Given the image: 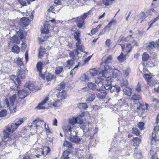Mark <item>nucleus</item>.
I'll list each match as a JSON object with an SVG mask.
<instances>
[{
    "instance_id": "nucleus-1",
    "label": "nucleus",
    "mask_w": 159,
    "mask_h": 159,
    "mask_svg": "<svg viewBox=\"0 0 159 159\" xmlns=\"http://www.w3.org/2000/svg\"><path fill=\"white\" fill-rule=\"evenodd\" d=\"M24 120V118H17L14 121L13 123L6 126V129L4 130L5 137L8 136V132L11 134L13 133Z\"/></svg>"
},
{
    "instance_id": "nucleus-2",
    "label": "nucleus",
    "mask_w": 159,
    "mask_h": 159,
    "mask_svg": "<svg viewBox=\"0 0 159 159\" xmlns=\"http://www.w3.org/2000/svg\"><path fill=\"white\" fill-rule=\"evenodd\" d=\"M65 136L70 141L75 143L80 142V138L77 136L78 132L74 130L73 126L68 125L67 127V130H65Z\"/></svg>"
},
{
    "instance_id": "nucleus-3",
    "label": "nucleus",
    "mask_w": 159,
    "mask_h": 159,
    "mask_svg": "<svg viewBox=\"0 0 159 159\" xmlns=\"http://www.w3.org/2000/svg\"><path fill=\"white\" fill-rule=\"evenodd\" d=\"M141 98V97L140 95L135 93L132 96L131 100L132 101V102H133V103H135V106H136H136H139V107H137L138 109L139 110L142 109L144 110L145 109L144 106L138 101L140 100Z\"/></svg>"
},
{
    "instance_id": "nucleus-4",
    "label": "nucleus",
    "mask_w": 159,
    "mask_h": 159,
    "mask_svg": "<svg viewBox=\"0 0 159 159\" xmlns=\"http://www.w3.org/2000/svg\"><path fill=\"white\" fill-rule=\"evenodd\" d=\"M8 136L7 137H5L4 130H3V136L2 138V141L0 143V146L2 144H6V143L11 145L14 142V140L12 139L11 138V134L8 132Z\"/></svg>"
},
{
    "instance_id": "nucleus-5",
    "label": "nucleus",
    "mask_w": 159,
    "mask_h": 159,
    "mask_svg": "<svg viewBox=\"0 0 159 159\" xmlns=\"http://www.w3.org/2000/svg\"><path fill=\"white\" fill-rule=\"evenodd\" d=\"M29 91L27 90L26 88H24L23 89L19 91L17 93V94L20 98L23 99L25 98L29 94Z\"/></svg>"
},
{
    "instance_id": "nucleus-6",
    "label": "nucleus",
    "mask_w": 159,
    "mask_h": 159,
    "mask_svg": "<svg viewBox=\"0 0 159 159\" xmlns=\"http://www.w3.org/2000/svg\"><path fill=\"white\" fill-rule=\"evenodd\" d=\"M29 19L27 17L22 18L19 22V24L22 27H26L29 25Z\"/></svg>"
},
{
    "instance_id": "nucleus-7",
    "label": "nucleus",
    "mask_w": 159,
    "mask_h": 159,
    "mask_svg": "<svg viewBox=\"0 0 159 159\" xmlns=\"http://www.w3.org/2000/svg\"><path fill=\"white\" fill-rule=\"evenodd\" d=\"M25 88H26L27 90H29L30 91H33L35 90L36 86L33 83L29 81L26 83L25 84Z\"/></svg>"
},
{
    "instance_id": "nucleus-8",
    "label": "nucleus",
    "mask_w": 159,
    "mask_h": 159,
    "mask_svg": "<svg viewBox=\"0 0 159 159\" xmlns=\"http://www.w3.org/2000/svg\"><path fill=\"white\" fill-rule=\"evenodd\" d=\"M25 68L18 69L17 72V77L20 79H24L25 75L24 72L25 71Z\"/></svg>"
},
{
    "instance_id": "nucleus-9",
    "label": "nucleus",
    "mask_w": 159,
    "mask_h": 159,
    "mask_svg": "<svg viewBox=\"0 0 159 159\" xmlns=\"http://www.w3.org/2000/svg\"><path fill=\"white\" fill-rule=\"evenodd\" d=\"M98 97L100 99L105 98L106 96L107 93L106 91L103 89L98 90Z\"/></svg>"
},
{
    "instance_id": "nucleus-10",
    "label": "nucleus",
    "mask_w": 159,
    "mask_h": 159,
    "mask_svg": "<svg viewBox=\"0 0 159 159\" xmlns=\"http://www.w3.org/2000/svg\"><path fill=\"white\" fill-rule=\"evenodd\" d=\"M48 100V97H46L44 100L39 103L38 106L36 108L39 109H44L46 108L45 107V105L47 104V102Z\"/></svg>"
},
{
    "instance_id": "nucleus-11",
    "label": "nucleus",
    "mask_w": 159,
    "mask_h": 159,
    "mask_svg": "<svg viewBox=\"0 0 159 159\" xmlns=\"http://www.w3.org/2000/svg\"><path fill=\"white\" fill-rule=\"evenodd\" d=\"M10 78L15 82V84H16L15 86L17 88V91L18 90V89L19 87V84L20 81L19 79L17 77V76L16 77L14 75L11 76Z\"/></svg>"
},
{
    "instance_id": "nucleus-12",
    "label": "nucleus",
    "mask_w": 159,
    "mask_h": 159,
    "mask_svg": "<svg viewBox=\"0 0 159 159\" xmlns=\"http://www.w3.org/2000/svg\"><path fill=\"white\" fill-rule=\"evenodd\" d=\"M112 77L111 76H109L107 77L105 80H102L101 78H97L95 80V82L98 84H100V82L104 83L105 81H107L108 82H111L110 80H111Z\"/></svg>"
},
{
    "instance_id": "nucleus-13",
    "label": "nucleus",
    "mask_w": 159,
    "mask_h": 159,
    "mask_svg": "<svg viewBox=\"0 0 159 159\" xmlns=\"http://www.w3.org/2000/svg\"><path fill=\"white\" fill-rule=\"evenodd\" d=\"M81 122H82V121L80 120V118L79 117L75 118L73 117L72 119H70L69 121V123L70 124H72V125L75 123H81Z\"/></svg>"
},
{
    "instance_id": "nucleus-14",
    "label": "nucleus",
    "mask_w": 159,
    "mask_h": 159,
    "mask_svg": "<svg viewBox=\"0 0 159 159\" xmlns=\"http://www.w3.org/2000/svg\"><path fill=\"white\" fill-rule=\"evenodd\" d=\"M95 98V94L88 93L86 95L85 99L86 102H92L94 99Z\"/></svg>"
},
{
    "instance_id": "nucleus-15",
    "label": "nucleus",
    "mask_w": 159,
    "mask_h": 159,
    "mask_svg": "<svg viewBox=\"0 0 159 159\" xmlns=\"http://www.w3.org/2000/svg\"><path fill=\"white\" fill-rule=\"evenodd\" d=\"M15 63H16L17 65L20 67L19 69L25 68L23 63L22 61V59L21 58H18L15 61Z\"/></svg>"
},
{
    "instance_id": "nucleus-16",
    "label": "nucleus",
    "mask_w": 159,
    "mask_h": 159,
    "mask_svg": "<svg viewBox=\"0 0 159 159\" xmlns=\"http://www.w3.org/2000/svg\"><path fill=\"white\" fill-rule=\"evenodd\" d=\"M10 40L11 42L18 44H19L20 43V41L19 40L18 37L15 35H14L12 37H11Z\"/></svg>"
},
{
    "instance_id": "nucleus-17",
    "label": "nucleus",
    "mask_w": 159,
    "mask_h": 159,
    "mask_svg": "<svg viewBox=\"0 0 159 159\" xmlns=\"http://www.w3.org/2000/svg\"><path fill=\"white\" fill-rule=\"evenodd\" d=\"M132 89L129 87H126L124 89V93L126 95L130 96L131 95Z\"/></svg>"
},
{
    "instance_id": "nucleus-18",
    "label": "nucleus",
    "mask_w": 159,
    "mask_h": 159,
    "mask_svg": "<svg viewBox=\"0 0 159 159\" xmlns=\"http://www.w3.org/2000/svg\"><path fill=\"white\" fill-rule=\"evenodd\" d=\"M76 21L78 27L80 28L82 27L83 25L84 20L81 19L80 17H78Z\"/></svg>"
},
{
    "instance_id": "nucleus-19",
    "label": "nucleus",
    "mask_w": 159,
    "mask_h": 159,
    "mask_svg": "<svg viewBox=\"0 0 159 159\" xmlns=\"http://www.w3.org/2000/svg\"><path fill=\"white\" fill-rule=\"evenodd\" d=\"M87 86L90 89L94 90L96 88L97 86L96 84L92 82H89L87 84Z\"/></svg>"
},
{
    "instance_id": "nucleus-20",
    "label": "nucleus",
    "mask_w": 159,
    "mask_h": 159,
    "mask_svg": "<svg viewBox=\"0 0 159 159\" xmlns=\"http://www.w3.org/2000/svg\"><path fill=\"white\" fill-rule=\"evenodd\" d=\"M76 46L77 49L83 52L86 53L85 51H84V47L81 44V41L77 42L76 43Z\"/></svg>"
},
{
    "instance_id": "nucleus-21",
    "label": "nucleus",
    "mask_w": 159,
    "mask_h": 159,
    "mask_svg": "<svg viewBox=\"0 0 159 159\" xmlns=\"http://www.w3.org/2000/svg\"><path fill=\"white\" fill-rule=\"evenodd\" d=\"M66 92L62 90L61 92H59L57 94V96L58 98H60L61 99H64L66 98Z\"/></svg>"
},
{
    "instance_id": "nucleus-22",
    "label": "nucleus",
    "mask_w": 159,
    "mask_h": 159,
    "mask_svg": "<svg viewBox=\"0 0 159 159\" xmlns=\"http://www.w3.org/2000/svg\"><path fill=\"white\" fill-rule=\"evenodd\" d=\"M156 47V44L154 41L148 43L146 44V48L149 49L155 48Z\"/></svg>"
},
{
    "instance_id": "nucleus-23",
    "label": "nucleus",
    "mask_w": 159,
    "mask_h": 159,
    "mask_svg": "<svg viewBox=\"0 0 159 159\" xmlns=\"http://www.w3.org/2000/svg\"><path fill=\"white\" fill-rule=\"evenodd\" d=\"M158 123H159V114L157 116L156 122L154 125V129L155 131H158L159 130V125H158Z\"/></svg>"
},
{
    "instance_id": "nucleus-24",
    "label": "nucleus",
    "mask_w": 159,
    "mask_h": 159,
    "mask_svg": "<svg viewBox=\"0 0 159 159\" xmlns=\"http://www.w3.org/2000/svg\"><path fill=\"white\" fill-rule=\"evenodd\" d=\"M157 137L155 132H153L152 133V138L151 139V145L155 144L156 143V138Z\"/></svg>"
},
{
    "instance_id": "nucleus-25",
    "label": "nucleus",
    "mask_w": 159,
    "mask_h": 159,
    "mask_svg": "<svg viewBox=\"0 0 159 159\" xmlns=\"http://www.w3.org/2000/svg\"><path fill=\"white\" fill-rule=\"evenodd\" d=\"M78 107L80 109L86 110L88 108V106L86 103H79L78 104Z\"/></svg>"
},
{
    "instance_id": "nucleus-26",
    "label": "nucleus",
    "mask_w": 159,
    "mask_h": 159,
    "mask_svg": "<svg viewBox=\"0 0 159 159\" xmlns=\"http://www.w3.org/2000/svg\"><path fill=\"white\" fill-rule=\"evenodd\" d=\"M125 56L121 52L120 55L118 57V59L120 62H122L125 61Z\"/></svg>"
},
{
    "instance_id": "nucleus-27",
    "label": "nucleus",
    "mask_w": 159,
    "mask_h": 159,
    "mask_svg": "<svg viewBox=\"0 0 159 159\" xmlns=\"http://www.w3.org/2000/svg\"><path fill=\"white\" fill-rule=\"evenodd\" d=\"M12 51L15 53H18L20 51V48L17 45H14L12 48Z\"/></svg>"
},
{
    "instance_id": "nucleus-28",
    "label": "nucleus",
    "mask_w": 159,
    "mask_h": 159,
    "mask_svg": "<svg viewBox=\"0 0 159 159\" xmlns=\"http://www.w3.org/2000/svg\"><path fill=\"white\" fill-rule=\"evenodd\" d=\"M63 70V67L62 66H59L57 67L55 70V73L57 75L59 74L62 72Z\"/></svg>"
},
{
    "instance_id": "nucleus-29",
    "label": "nucleus",
    "mask_w": 159,
    "mask_h": 159,
    "mask_svg": "<svg viewBox=\"0 0 159 159\" xmlns=\"http://www.w3.org/2000/svg\"><path fill=\"white\" fill-rule=\"evenodd\" d=\"M130 72V69L128 68L123 71V75L125 77H128Z\"/></svg>"
},
{
    "instance_id": "nucleus-30",
    "label": "nucleus",
    "mask_w": 159,
    "mask_h": 159,
    "mask_svg": "<svg viewBox=\"0 0 159 159\" xmlns=\"http://www.w3.org/2000/svg\"><path fill=\"white\" fill-rule=\"evenodd\" d=\"M80 124V127L83 130V131H87L89 129V127L88 125H85L84 124H82V123Z\"/></svg>"
},
{
    "instance_id": "nucleus-31",
    "label": "nucleus",
    "mask_w": 159,
    "mask_h": 159,
    "mask_svg": "<svg viewBox=\"0 0 159 159\" xmlns=\"http://www.w3.org/2000/svg\"><path fill=\"white\" fill-rule=\"evenodd\" d=\"M152 76L151 74H149L144 75L143 77L147 82H149L152 79Z\"/></svg>"
},
{
    "instance_id": "nucleus-32",
    "label": "nucleus",
    "mask_w": 159,
    "mask_h": 159,
    "mask_svg": "<svg viewBox=\"0 0 159 159\" xmlns=\"http://www.w3.org/2000/svg\"><path fill=\"white\" fill-rule=\"evenodd\" d=\"M132 140L135 143V145L138 146L140 143L141 140L138 137L133 138Z\"/></svg>"
},
{
    "instance_id": "nucleus-33",
    "label": "nucleus",
    "mask_w": 159,
    "mask_h": 159,
    "mask_svg": "<svg viewBox=\"0 0 159 159\" xmlns=\"http://www.w3.org/2000/svg\"><path fill=\"white\" fill-rule=\"evenodd\" d=\"M80 80L82 81H87L89 80V78L86 74H84L80 77Z\"/></svg>"
},
{
    "instance_id": "nucleus-34",
    "label": "nucleus",
    "mask_w": 159,
    "mask_h": 159,
    "mask_svg": "<svg viewBox=\"0 0 159 159\" xmlns=\"http://www.w3.org/2000/svg\"><path fill=\"white\" fill-rule=\"evenodd\" d=\"M65 85V83L64 82H62L57 87V89L59 90L63 89H64Z\"/></svg>"
},
{
    "instance_id": "nucleus-35",
    "label": "nucleus",
    "mask_w": 159,
    "mask_h": 159,
    "mask_svg": "<svg viewBox=\"0 0 159 159\" xmlns=\"http://www.w3.org/2000/svg\"><path fill=\"white\" fill-rule=\"evenodd\" d=\"M42 63L41 62H38L37 64V68L40 74L42 72Z\"/></svg>"
},
{
    "instance_id": "nucleus-36",
    "label": "nucleus",
    "mask_w": 159,
    "mask_h": 159,
    "mask_svg": "<svg viewBox=\"0 0 159 159\" xmlns=\"http://www.w3.org/2000/svg\"><path fill=\"white\" fill-rule=\"evenodd\" d=\"M133 47L130 43L127 44L126 45V51L127 52H130L132 50Z\"/></svg>"
},
{
    "instance_id": "nucleus-37",
    "label": "nucleus",
    "mask_w": 159,
    "mask_h": 159,
    "mask_svg": "<svg viewBox=\"0 0 159 159\" xmlns=\"http://www.w3.org/2000/svg\"><path fill=\"white\" fill-rule=\"evenodd\" d=\"M42 33L43 34H47L48 32V30L47 25H44L43 27L41 29Z\"/></svg>"
},
{
    "instance_id": "nucleus-38",
    "label": "nucleus",
    "mask_w": 159,
    "mask_h": 159,
    "mask_svg": "<svg viewBox=\"0 0 159 159\" xmlns=\"http://www.w3.org/2000/svg\"><path fill=\"white\" fill-rule=\"evenodd\" d=\"M56 80V78H53V75L51 74H48L46 76V80L48 81L51 80L52 79Z\"/></svg>"
},
{
    "instance_id": "nucleus-39",
    "label": "nucleus",
    "mask_w": 159,
    "mask_h": 159,
    "mask_svg": "<svg viewBox=\"0 0 159 159\" xmlns=\"http://www.w3.org/2000/svg\"><path fill=\"white\" fill-rule=\"evenodd\" d=\"M112 60V57L111 55H110L107 57L105 63L107 64H108L111 62Z\"/></svg>"
},
{
    "instance_id": "nucleus-40",
    "label": "nucleus",
    "mask_w": 159,
    "mask_h": 159,
    "mask_svg": "<svg viewBox=\"0 0 159 159\" xmlns=\"http://www.w3.org/2000/svg\"><path fill=\"white\" fill-rule=\"evenodd\" d=\"M159 19V15H158V16L157 17H156L154 20H153L150 21V24L149 25V27L147 29V30H148L149 29V28L152 27V26L153 24Z\"/></svg>"
},
{
    "instance_id": "nucleus-41",
    "label": "nucleus",
    "mask_w": 159,
    "mask_h": 159,
    "mask_svg": "<svg viewBox=\"0 0 159 159\" xmlns=\"http://www.w3.org/2000/svg\"><path fill=\"white\" fill-rule=\"evenodd\" d=\"M149 58V55L146 53H144L143 55L142 59L143 61H147Z\"/></svg>"
},
{
    "instance_id": "nucleus-42",
    "label": "nucleus",
    "mask_w": 159,
    "mask_h": 159,
    "mask_svg": "<svg viewBox=\"0 0 159 159\" xmlns=\"http://www.w3.org/2000/svg\"><path fill=\"white\" fill-rule=\"evenodd\" d=\"M117 21H116L114 19H113L108 24V25H107L108 26V27L110 29V27H111V25H115L116 24Z\"/></svg>"
},
{
    "instance_id": "nucleus-43",
    "label": "nucleus",
    "mask_w": 159,
    "mask_h": 159,
    "mask_svg": "<svg viewBox=\"0 0 159 159\" xmlns=\"http://www.w3.org/2000/svg\"><path fill=\"white\" fill-rule=\"evenodd\" d=\"M74 37L76 39L77 42L81 41L80 39V33L79 32H75L74 34Z\"/></svg>"
},
{
    "instance_id": "nucleus-44",
    "label": "nucleus",
    "mask_w": 159,
    "mask_h": 159,
    "mask_svg": "<svg viewBox=\"0 0 159 159\" xmlns=\"http://www.w3.org/2000/svg\"><path fill=\"white\" fill-rule=\"evenodd\" d=\"M132 133L136 136H139L140 134L138 129L136 128H133L132 129Z\"/></svg>"
},
{
    "instance_id": "nucleus-45",
    "label": "nucleus",
    "mask_w": 159,
    "mask_h": 159,
    "mask_svg": "<svg viewBox=\"0 0 159 159\" xmlns=\"http://www.w3.org/2000/svg\"><path fill=\"white\" fill-rule=\"evenodd\" d=\"M110 30V29H109L108 27V26H106L103 29V30L101 31L99 34L100 35H102L105 34V32L106 31H109Z\"/></svg>"
},
{
    "instance_id": "nucleus-46",
    "label": "nucleus",
    "mask_w": 159,
    "mask_h": 159,
    "mask_svg": "<svg viewBox=\"0 0 159 159\" xmlns=\"http://www.w3.org/2000/svg\"><path fill=\"white\" fill-rule=\"evenodd\" d=\"M144 123L143 122H141L138 124V126L139 129L141 130H143L144 129Z\"/></svg>"
},
{
    "instance_id": "nucleus-47",
    "label": "nucleus",
    "mask_w": 159,
    "mask_h": 159,
    "mask_svg": "<svg viewBox=\"0 0 159 159\" xmlns=\"http://www.w3.org/2000/svg\"><path fill=\"white\" fill-rule=\"evenodd\" d=\"M134 156L135 158H138V159H141L142 157V154L140 153L137 154L136 153L134 152Z\"/></svg>"
},
{
    "instance_id": "nucleus-48",
    "label": "nucleus",
    "mask_w": 159,
    "mask_h": 159,
    "mask_svg": "<svg viewBox=\"0 0 159 159\" xmlns=\"http://www.w3.org/2000/svg\"><path fill=\"white\" fill-rule=\"evenodd\" d=\"M80 64L79 62H78V65H76L75 67L71 71L70 74L71 75H74L75 72L76 71V68H77Z\"/></svg>"
},
{
    "instance_id": "nucleus-49",
    "label": "nucleus",
    "mask_w": 159,
    "mask_h": 159,
    "mask_svg": "<svg viewBox=\"0 0 159 159\" xmlns=\"http://www.w3.org/2000/svg\"><path fill=\"white\" fill-rule=\"evenodd\" d=\"M74 61V60L71 59L68 60L67 61V66H72L75 63Z\"/></svg>"
},
{
    "instance_id": "nucleus-50",
    "label": "nucleus",
    "mask_w": 159,
    "mask_h": 159,
    "mask_svg": "<svg viewBox=\"0 0 159 159\" xmlns=\"http://www.w3.org/2000/svg\"><path fill=\"white\" fill-rule=\"evenodd\" d=\"M18 34L20 39H24V36L23 31L21 30H20L18 32Z\"/></svg>"
},
{
    "instance_id": "nucleus-51",
    "label": "nucleus",
    "mask_w": 159,
    "mask_h": 159,
    "mask_svg": "<svg viewBox=\"0 0 159 159\" xmlns=\"http://www.w3.org/2000/svg\"><path fill=\"white\" fill-rule=\"evenodd\" d=\"M63 146L67 148H70L71 147V143L66 141L63 143Z\"/></svg>"
},
{
    "instance_id": "nucleus-52",
    "label": "nucleus",
    "mask_w": 159,
    "mask_h": 159,
    "mask_svg": "<svg viewBox=\"0 0 159 159\" xmlns=\"http://www.w3.org/2000/svg\"><path fill=\"white\" fill-rule=\"evenodd\" d=\"M7 112L6 110H2L0 112V116L4 117L7 114Z\"/></svg>"
},
{
    "instance_id": "nucleus-53",
    "label": "nucleus",
    "mask_w": 159,
    "mask_h": 159,
    "mask_svg": "<svg viewBox=\"0 0 159 159\" xmlns=\"http://www.w3.org/2000/svg\"><path fill=\"white\" fill-rule=\"evenodd\" d=\"M128 83L127 80L123 79L121 81V84L123 86H126L128 84Z\"/></svg>"
},
{
    "instance_id": "nucleus-54",
    "label": "nucleus",
    "mask_w": 159,
    "mask_h": 159,
    "mask_svg": "<svg viewBox=\"0 0 159 159\" xmlns=\"http://www.w3.org/2000/svg\"><path fill=\"white\" fill-rule=\"evenodd\" d=\"M90 73L92 76H94L97 74V71L95 69H92L90 70Z\"/></svg>"
},
{
    "instance_id": "nucleus-55",
    "label": "nucleus",
    "mask_w": 159,
    "mask_h": 159,
    "mask_svg": "<svg viewBox=\"0 0 159 159\" xmlns=\"http://www.w3.org/2000/svg\"><path fill=\"white\" fill-rule=\"evenodd\" d=\"M16 106L12 104V105L9 107L10 110L12 111L16 112Z\"/></svg>"
},
{
    "instance_id": "nucleus-56",
    "label": "nucleus",
    "mask_w": 159,
    "mask_h": 159,
    "mask_svg": "<svg viewBox=\"0 0 159 159\" xmlns=\"http://www.w3.org/2000/svg\"><path fill=\"white\" fill-rule=\"evenodd\" d=\"M16 98V94H14L11 97H10V102L13 103Z\"/></svg>"
},
{
    "instance_id": "nucleus-57",
    "label": "nucleus",
    "mask_w": 159,
    "mask_h": 159,
    "mask_svg": "<svg viewBox=\"0 0 159 159\" xmlns=\"http://www.w3.org/2000/svg\"><path fill=\"white\" fill-rule=\"evenodd\" d=\"M89 12L88 11L87 12L84 13L83 15L81 17H80L81 18V19L84 20V19H86L87 16L89 15Z\"/></svg>"
},
{
    "instance_id": "nucleus-58",
    "label": "nucleus",
    "mask_w": 159,
    "mask_h": 159,
    "mask_svg": "<svg viewBox=\"0 0 159 159\" xmlns=\"http://www.w3.org/2000/svg\"><path fill=\"white\" fill-rule=\"evenodd\" d=\"M49 37L46 35H42L41 38H40V41L41 42H43L45 40L47 39Z\"/></svg>"
},
{
    "instance_id": "nucleus-59",
    "label": "nucleus",
    "mask_w": 159,
    "mask_h": 159,
    "mask_svg": "<svg viewBox=\"0 0 159 159\" xmlns=\"http://www.w3.org/2000/svg\"><path fill=\"white\" fill-rule=\"evenodd\" d=\"M61 103L59 101H55L52 104V106L55 107H59L60 106Z\"/></svg>"
},
{
    "instance_id": "nucleus-60",
    "label": "nucleus",
    "mask_w": 159,
    "mask_h": 159,
    "mask_svg": "<svg viewBox=\"0 0 159 159\" xmlns=\"http://www.w3.org/2000/svg\"><path fill=\"white\" fill-rule=\"evenodd\" d=\"M43 121H44L43 120H40L38 119V120H34L33 121V122L34 123H35L36 124L35 126L36 127H37L38 126V124H37V123H38L39 122H40L42 123V122H43Z\"/></svg>"
},
{
    "instance_id": "nucleus-61",
    "label": "nucleus",
    "mask_w": 159,
    "mask_h": 159,
    "mask_svg": "<svg viewBox=\"0 0 159 159\" xmlns=\"http://www.w3.org/2000/svg\"><path fill=\"white\" fill-rule=\"evenodd\" d=\"M69 54L70 57L71 58L73 59V60H75V59L74 57H75V55L74 54V53L73 52L70 51L69 52Z\"/></svg>"
},
{
    "instance_id": "nucleus-62",
    "label": "nucleus",
    "mask_w": 159,
    "mask_h": 159,
    "mask_svg": "<svg viewBox=\"0 0 159 159\" xmlns=\"http://www.w3.org/2000/svg\"><path fill=\"white\" fill-rule=\"evenodd\" d=\"M100 84H102V86H104V85H107L108 86V84L111 85V82H108L107 81H105L104 83L100 82Z\"/></svg>"
},
{
    "instance_id": "nucleus-63",
    "label": "nucleus",
    "mask_w": 159,
    "mask_h": 159,
    "mask_svg": "<svg viewBox=\"0 0 159 159\" xmlns=\"http://www.w3.org/2000/svg\"><path fill=\"white\" fill-rule=\"evenodd\" d=\"M114 87L115 88L116 91V93H118L120 91V86L117 85H115L114 86Z\"/></svg>"
},
{
    "instance_id": "nucleus-64",
    "label": "nucleus",
    "mask_w": 159,
    "mask_h": 159,
    "mask_svg": "<svg viewBox=\"0 0 159 159\" xmlns=\"http://www.w3.org/2000/svg\"><path fill=\"white\" fill-rule=\"evenodd\" d=\"M44 127L45 130L48 133L50 132L49 126L48 125H46V123L44 124Z\"/></svg>"
}]
</instances>
